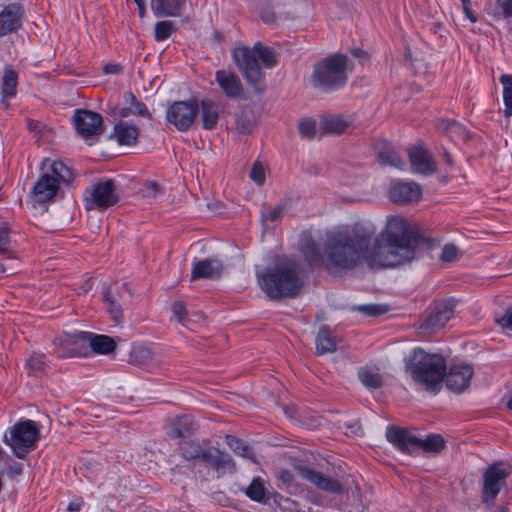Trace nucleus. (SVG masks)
Returning <instances> with one entry per match:
<instances>
[{
	"label": "nucleus",
	"instance_id": "obj_12",
	"mask_svg": "<svg viewBox=\"0 0 512 512\" xmlns=\"http://www.w3.org/2000/svg\"><path fill=\"white\" fill-rule=\"evenodd\" d=\"M199 112L197 101H175L166 112V119L179 131H187L195 122Z\"/></svg>",
	"mask_w": 512,
	"mask_h": 512
},
{
	"label": "nucleus",
	"instance_id": "obj_49",
	"mask_svg": "<svg viewBox=\"0 0 512 512\" xmlns=\"http://www.w3.org/2000/svg\"><path fill=\"white\" fill-rule=\"evenodd\" d=\"M299 132L303 138L311 139L316 133V122L312 119H305L299 123Z\"/></svg>",
	"mask_w": 512,
	"mask_h": 512
},
{
	"label": "nucleus",
	"instance_id": "obj_38",
	"mask_svg": "<svg viewBox=\"0 0 512 512\" xmlns=\"http://www.w3.org/2000/svg\"><path fill=\"white\" fill-rule=\"evenodd\" d=\"M500 82L503 86L504 115L510 117L512 115V75H501Z\"/></svg>",
	"mask_w": 512,
	"mask_h": 512
},
{
	"label": "nucleus",
	"instance_id": "obj_62",
	"mask_svg": "<svg viewBox=\"0 0 512 512\" xmlns=\"http://www.w3.org/2000/svg\"><path fill=\"white\" fill-rule=\"evenodd\" d=\"M443 158H444L445 162H446L449 166H452V165H453L452 158H451L450 154H449L447 151H444V152H443Z\"/></svg>",
	"mask_w": 512,
	"mask_h": 512
},
{
	"label": "nucleus",
	"instance_id": "obj_42",
	"mask_svg": "<svg viewBox=\"0 0 512 512\" xmlns=\"http://www.w3.org/2000/svg\"><path fill=\"white\" fill-rule=\"evenodd\" d=\"M254 123L251 111L243 110L236 118L237 129L243 134H249L254 127Z\"/></svg>",
	"mask_w": 512,
	"mask_h": 512
},
{
	"label": "nucleus",
	"instance_id": "obj_59",
	"mask_svg": "<svg viewBox=\"0 0 512 512\" xmlns=\"http://www.w3.org/2000/svg\"><path fill=\"white\" fill-rule=\"evenodd\" d=\"M23 466L21 463H13L9 466V474L10 475H20L22 473Z\"/></svg>",
	"mask_w": 512,
	"mask_h": 512
},
{
	"label": "nucleus",
	"instance_id": "obj_58",
	"mask_svg": "<svg viewBox=\"0 0 512 512\" xmlns=\"http://www.w3.org/2000/svg\"><path fill=\"white\" fill-rule=\"evenodd\" d=\"M282 208L281 207H277L275 209H273L269 215H268V219L272 222L278 220L281 216H282Z\"/></svg>",
	"mask_w": 512,
	"mask_h": 512
},
{
	"label": "nucleus",
	"instance_id": "obj_4",
	"mask_svg": "<svg viewBox=\"0 0 512 512\" xmlns=\"http://www.w3.org/2000/svg\"><path fill=\"white\" fill-rule=\"evenodd\" d=\"M351 70L352 63L346 55L332 54L313 66L311 81L315 88L331 92L345 86Z\"/></svg>",
	"mask_w": 512,
	"mask_h": 512
},
{
	"label": "nucleus",
	"instance_id": "obj_33",
	"mask_svg": "<svg viewBox=\"0 0 512 512\" xmlns=\"http://www.w3.org/2000/svg\"><path fill=\"white\" fill-rule=\"evenodd\" d=\"M125 103L128 105L121 112V116L126 117L130 114L140 115L144 117H151L146 105L141 101L137 100L135 95L131 92H127L124 94Z\"/></svg>",
	"mask_w": 512,
	"mask_h": 512
},
{
	"label": "nucleus",
	"instance_id": "obj_34",
	"mask_svg": "<svg viewBox=\"0 0 512 512\" xmlns=\"http://www.w3.org/2000/svg\"><path fill=\"white\" fill-rule=\"evenodd\" d=\"M121 297L122 296L120 295L119 292L114 293L110 289H107L104 292V302L107 305V311L117 324L121 322V319L123 317L122 308L119 303V298Z\"/></svg>",
	"mask_w": 512,
	"mask_h": 512
},
{
	"label": "nucleus",
	"instance_id": "obj_23",
	"mask_svg": "<svg viewBox=\"0 0 512 512\" xmlns=\"http://www.w3.org/2000/svg\"><path fill=\"white\" fill-rule=\"evenodd\" d=\"M198 429V425L192 415H181L173 419L167 434L171 438H186Z\"/></svg>",
	"mask_w": 512,
	"mask_h": 512
},
{
	"label": "nucleus",
	"instance_id": "obj_63",
	"mask_svg": "<svg viewBox=\"0 0 512 512\" xmlns=\"http://www.w3.org/2000/svg\"><path fill=\"white\" fill-rule=\"evenodd\" d=\"M137 6H138V10H139V16L141 18H143L145 16V13H146L145 2L142 3V4H137Z\"/></svg>",
	"mask_w": 512,
	"mask_h": 512
},
{
	"label": "nucleus",
	"instance_id": "obj_60",
	"mask_svg": "<svg viewBox=\"0 0 512 512\" xmlns=\"http://www.w3.org/2000/svg\"><path fill=\"white\" fill-rule=\"evenodd\" d=\"M82 505H83L82 500L73 501V502L69 503L67 510L70 512H77V511H80V509L82 508Z\"/></svg>",
	"mask_w": 512,
	"mask_h": 512
},
{
	"label": "nucleus",
	"instance_id": "obj_37",
	"mask_svg": "<svg viewBox=\"0 0 512 512\" xmlns=\"http://www.w3.org/2000/svg\"><path fill=\"white\" fill-rule=\"evenodd\" d=\"M226 444L229 448L237 455L241 457H245L247 459L255 462V455L249 445L246 444L243 440L239 439L234 435H226Z\"/></svg>",
	"mask_w": 512,
	"mask_h": 512
},
{
	"label": "nucleus",
	"instance_id": "obj_1",
	"mask_svg": "<svg viewBox=\"0 0 512 512\" xmlns=\"http://www.w3.org/2000/svg\"><path fill=\"white\" fill-rule=\"evenodd\" d=\"M375 234L376 226L369 221L328 233L323 247V263L328 269L350 270L362 262L370 268H379L378 263L370 260L375 255L371 244Z\"/></svg>",
	"mask_w": 512,
	"mask_h": 512
},
{
	"label": "nucleus",
	"instance_id": "obj_22",
	"mask_svg": "<svg viewBox=\"0 0 512 512\" xmlns=\"http://www.w3.org/2000/svg\"><path fill=\"white\" fill-rule=\"evenodd\" d=\"M223 271L222 263L217 259H204L194 263L191 280L200 278H219Z\"/></svg>",
	"mask_w": 512,
	"mask_h": 512
},
{
	"label": "nucleus",
	"instance_id": "obj_51",
	"mask_svg": "<svg viewBox=\"0 0 512 512\" xmlns=\"http://www.w3.org/2000/svg\"><path fill=\"white\" fill-rule=\"evenodd\" d=\"M251 179L258 185L265 181V169L261 163H255L250 172Z\"/></svg>",
	"mask_w": 512,
	"mask_h": 512
},
{
	"label": "nucleus",
	"instance_id": "obj_3",
	"mask_svg": "<svg viewBox=\"0 0 512 512\" xmlns=\"http://www.w3.org/2000/svg\"><path fill=\"white\" fill-rule=\"evenodd\" d=\"M259 284L270 299L294 298L303 286L299 265L294 261L279 264L259 276Z\"/></svg>",
	"mask_w": 512,
	"mask_h": 512
},
{
	"label": "nucleus",
	"instance_id": "obj_20",
	"mask_svg": "<svg viewBox=\"0 0 512 512\" xmlns=\"http://www.w3.org/2000/svg\"><path fill=\"white\" fill-rule=\"evenodd\" d=\"M421 197V188L415 182H399L392 185L390 198L398 204L417 202Z\"/></svg>",
	"mask_w": 512,
	"mask_h": 512
},
{
	"label": "nucleus",
	"instance_id": "obj_6",
	"mask_svg": "<svg viewBox=\"0 0 512 512\" xmlns=\"http://www.w3.org/2000/svg\"><path fill=\"white\" fill-rule=\"evenodd\" d=\"M233 58L247 82L254 86L260 83L263 76L258 59L266 68H272L277 63L274 50L264 46L261 42L255 43L252 49L236 48L233 51Z\"/></svg>",
	"mask_w": 512,
	"mask_h": 512
},
{
	"label": "nucleus",
	"instance_id": "obj_47",
	"mask_svg": "<svg viewBox=\"0 0 512 512\" xmlns=\"http://www.w3.org/2000/svg\"><path fill=\"white\" fill-rule=\"evenodd\" d=\"M140 192L143 197L148 199H154L157 197L159 193H161V187L155 181H146L142 185Z\"/></svg>",
	"mask_w": 512,
	"mask_h": 512
},
{
	"label": "nucleus",
	"instance_id": "obj_27",
	"mask_svg": "<svg viewBox=\"0 0 512 512\" xmlns=\"http://www.w3.org/2000/svg\"><path fill=\"white\" fill-rule=\"evenodd\" d=\"M375 149L377 151L378 161L382 165H389L401 170L405 168V162L386 142L378 143Z\"/></svg>",
	"mask_w": 512,
	"mask_h": 512
},
{
	"label": "nucleus",
	"instance_id": "obj_52",
	"mask_svg": "<svg viewBox=\"0 0 512 512\" xmlns=\"http://www.w3.org/2000/svg\"><path fill=\"white\" fill-rule=\"evenodd\" d=\"M173 315L177 318L180 323L185 322L186 308L183 302L177 301L172 306Z\"/></svg>",
	"mask_w": 512,
	"mask_h": 512
},
{
	"label": "nucleus",
	"instance_id": "obj_14",
	"mask_svg": "<svg viewBox=\"0 0 512 512\" xmlns=\"http://www.w3.org/2000/svg\"><path fill=\"white\" fill-rule=\"evenodd\" d=\"M473 374L474 369L471 365L466 363L454 364L450 366L447 373L445 372V385L451 392L460 394L469 387Z\"/></svg>",
	"mask_w": 512,
	"mask_h": 512
},
{
	"label": "nucleus",
	"instance_id": "obj_19",
	"mask_svg": "<svg viewBox=\"0 0 512 512\" xmlns=\"http://www.w3.org/2000/svg\"><path fill=\"white\" fill-rule=\"evenodd\" d=\"M408 156L414 173L430 175L436 171V164L428 150L413 146L408 148Z\"/></svg>",
	"mask_w": 512,
	"mask_h": 512
},
{
	"label": "nucleus",
	"instance_id": "obj_45",
	"mask_svg": "<svg viewBox=\"0 0 512 512\" xmlns=\"http://www.w3.org/2000/svg\"><path fill=\"white\" fill-rule=\"evenodd\" d=\"M130 358L134 364L143 365L152 359V352L148 348L137 347L131 351Z\"/></svg>",
	"mask_w": 512,
	"mask_h": 512
},
{
	"label": "nucleus",
	"instance_id": "obj_8",
	"mask_svg": "<svg viewBox=\"0 0 512 512\" xmlns=\"http://www.w3.org/2000/svg\"><path fill=\"white\" fill-rule=\"evenodd\" d=\"M386 438L399 450L406 453H414L419 450L438 453L445 446V441L439 434H431L426 436L425 439H420L408 430L397 426L387 428Z\"/></svg>",
	"mask_w": 512,
	"mask_h": 512
},
{
	"label": "nucleus",
	"instance_id": "obj_16",
	"mask_svg": "<svg viewBox=\"0 0 512 512\" xmlns=\"http://www.w3.org/2000/svg\"><path fill=\"white\" fill-rule=\"evenodd\" d=\"M295 470L301 478L312 483L320 490L333 494H342L344 491L338 480L325 476L311 467L298 465Z\"/></svg>",
	"mask_w": 512,
	"mask_h": 512
},
{
	"label": "nucleus",
	"instance_id": "obj_21",
	"mask_svg": "<svg viewBox=\"0 0 512 512\" xmlns=\"http://www.w3.org/2000/svg\"><path fill=\"white\" fill-rule=\"evenodd\" d=\"M23 10L19 4H10L0 13V37L18 30L22 25Z\"/></svg>",
	"mask_w": 512,
	"mask_h": 512
},
{
	"label": "nucleus",
	"instance_id": "obj_44",
	"mask_svg": "<svg viewBox=\"0 0 512 512\" xmlns=\"http://www.w3.org/2000/svg\"><path fill=\"white\" fill-rule=\"evenodd\" d=\"M360 381L368 388H379L382 385L381 376L377 373L363 370L359 372Z\"/></svg>",
	"mask_w": 512,
	"mask_h": 512
},
{
	"label": "nucleus",
	"instance_id": "obj_40",
	"mask_svg": "<svg viewBox=\"0 0 512 512\" xmlns=\"http://www.w3.org/2000/svg\"><path fill=\"white\" fill-rule=\"evenodd\" d=\"M18 83L17 73L12 69H7L2 78V94L4 97H13Z\"/></svg>",
	"mask_w": 512,
	"mask_h": 512
},
{
	"label": "nucleus",
	"instance_id": "obj_18",
	"mask_svg": "<svg viewBox=\"0 0 512 512\" xmlns=\"http://www.w3.org/2000/svg\"><path fill=\"white\" fill-rule=\"evenodd\" d=\"M89 340L88 332H77L74 334H66L60 339V357H75L85 354Z\"/></svg>",
	"mask_w": 512,
	"mask_h": 512
},
{
	"label": "nucleus",
	"instance_id": "obj_24",
	"mask_svg": "<svg viewBox=\"0 0 512 512\" xmlns=\"http://www.w3.org/2000/svg\"><path fill=\"white\" fill-rule=\"evenodd\" d=\"M215 79L227 97L236 98L241 94L242 84L235 73L228 70H218Z\"/></svg>",
	"mask_w": 512,
	"mask_h": 512
},
{
	"label": "nucleus",
	"instance_id": "obj_39",
	"mask_svg": "<svg viewBox=\"0 0 512 512\" xmlns=\"http://www.w3.org/2000/svg\"><path fill=\"white\" fill-rule=\"evenodd\" d=\"M301 251L308 263L314 264L320 261L323 262V256H321L317 244L312 239L307 238L304 240Z\"/></svg>",
	"mask_w": 512,
	"mask_h": 512
},
{
	"label": "nucleus",
	"instance_id": "obj_15",
	"mask_svg": "<svg viewBox=\"0 0 512 512\" xmlns=\"http://www.w3.org/2000/svg\"><path fill=\"white\" fill-rule=\"evenodd\" d=\"M117 201L115 184L112 180H108L93 187L90 197L86 199V208L88 210L94 208L105 209L116 204Z\"/></svg>",
	"mask_w": 512,
	"mask_h": 512
},
{
	"label": "nucleus",
	"instance_id": "obj_17",
	"mask_svg": "<svg viewBox=\"0 0 512 512\" xmlns=\"http://www.w3.org/2000/svg\"><path fill=\"white\" fill-rule=\"evenodd\" d=\"M454 313V304L452 301H443L436 303L425 322L421 327L429 332H434L442 327L450 320Z\"/></svg>",
	"mask_w": 512,
	"mask_h": 512
},
{
	"label": "nucleus",
	"instance_id": "obj_61",
	"mask_svg": "<svg viewBox=\"0 0 512 512\" xmlns=\"http://www.w3.org/2000/svg\"><path fill=\"white\" fill-rule=\"evenodd\" d=\"M261 17L262 20L268 24H272L275 21L274 13L270 11H263Z\"/></svg>",
	"mask_w": 512,
	"mask_h": 512
},
{
	"label": "nucleus",
	"instance_id": "obj_36",
	"mask_svg": "<svg viewBox=\"0 0 512 512\" xmlns=\"http://www.w3.org/2000/svg\"><path fill=\"white\" fill-rule=\"evenodd\" d=\"M205 446L193 440H184L180 442L179 449L186 460L199 462Z\"/></svg>",
	"mask_w": 512,
	"mask_h": 512
},
{
	"label": "nucleus",
	"instance_id": "obj_56",
	"mask_svg": "<svg viewBox=\"0 0 512 512\" xmlns=\"http://www.w3.org/2000/svg\"><path fill=\"white\" fill-rule=\"evenodd\" d=\"M463 6V11L466 15V17L472 22V23H475L477 21V17L476 15L472 12V10L470 9V1L465 3V4H462Z\"/></svg>",
	"mask_w": 512,
	"mask_h": 512
},
{
	"label": "nucleus",
	"instance_id": "obj_28",
	"mask_svg": "<svg viewBox=\"0 0 512 512\" xmlns=\"http://www.w3.org/2000/svg\"><path fill=\"white\" fill-rule=\"evenodd\" d=\"M438 129L444 132L451 140L466 141L469 138V133L466 127L454 120H440L438 123Z\"/></svg>",
	"mask_w": 512,
	"mask_h": 512
},
{
	"label": "nucleus",
	"instance_id": "obj_30",
	"mask_svg": "<svg viewBox=\"0 0 512 512\" xmlns=\"http://www.w3.org/2000/svg\"><path fill=\"white\" fill-rule=\"evenodd\" d=\"M351 126V121L342 115L326 116L322 119V128L326 133L342 134Z\"/></svg>",
	"mask_w": 512,
	"mask_h": 512
},
{
	"label": "nucleus",
	"instance_id": "obj_54",
	"mask_svg": "<svg viewBox=\"0 0 512 512\" xmlns=\"http://www.w3.org/2000/svg\"><path fill=\"white\" fill-rule=\"evenodd\" d=\"M505 17H512V0H497Z\"/></svg>",
	"mask_w": 512,
	"mask_h": 512
},
{
	"label": "nucleus",
	"instance_id": "obj_31",
	"mask_svg": "<svg viewBox=\"0 0 512 512\" xmlns=\"http://www.w3.org/2000/svg\"><path fill=\"white\" fill-rule=\"evenodd\" d=\"M87 343L88 347H90L93 352L99 354H108L116 348L114 339L106 335H93L89 333Z\"/></svg>",
	"mask_w": 512,
	"mask_h": 512
},
{
	"label": "nucleus",
	"instance_id": "obj_46",
	"mask_svg": "<svg viewBox=\"0 0 512 512\" xmlns=\"http://www.w3.org/2000/svg\"><path fill=\"white\" fill-rule=\"evenodd\" d=\"M353 310L369 316H379L386 313L388 311V307L382 304H364L353 307Z\"/></svg>",
	"mask_w": 512,
	"mask_h": 512
},
{
	"label": "nucleus",
	"instance_id": "obj_7",
	"mask_svg": "<svg viewBox=\"0 0 512 512\" xmlns=\"http://www.w3.org/2000/svg\"><path fill=\"white\" fill-rule=\"evenodd\" d=\"M43 175L33 187V195L38 203H45L54 198L61 184H69L74 173L70 167L61 161L44 159L41 164Z\"/></svg>",
	"mask_w": 512,
	"mask_h": 512
},
{
	"label": "nucleus",
	"instance_id": "obj_13",
	"mask_svg": "<svg viewBox=\"0 0 512 512\" xmlns=\"http://www.w3.org/2000/svg\"><path fill=\"white\" fill-rule=\"evenodd\" d=\"M206 467L215 470L219 475L235 472V463L225 451L206 445L200 461Z\"/></svg>",
	"mask_w": 512,
	"mask_h": 512
},
{
	"label": "nucleus",
	"instance_id": "obj_64",
	"mask_svg": "<svg viewBox=\"0 0 512 512\" xmlns=\"http://www.w3.org/2000/svg\"><path fill=\"white\" fill-rule=\"evenodd\" d=\"M352 54L356 57H362L363 55H365L366 53L364 51H362L361 49H354L352 50Z\"/></svg>",
	"mask_w": 512,
	"mask_h": 512
},
{
	"label": "nucleus",
	"instance_id": "obj_11",
	"mask_svg": "<svg viewBox=\"0 0 512 512\" xmlns=\"http://www.w3.org/2000/svg\"><path fill=\"white\" fill-rule=\"evenodd\" d=\"M73 122L77 133L89 144H93L103 134L105 127L99 113L78 109L75 110Z\"/></svg>",
	"mask_w": 512,
	"mask_h": 512
},
{
	"label": "nucleus",
	"instance_id": "obj_55",
	"mask_svg": "<svg viewBox=\"0 0 512 512\" xmlns=\"http://www.w3.org/2000/svg\"><path fill=\"white\" fill-rule=\"evenodd\" d=\"M279 479L284 483V484H290L293 480V475L292 473L289 471V470H281L279 472Z\"/></svg>",
	"mask_w": 512,
	"mask_h": 512
},
{
	"label": "nucleus",
	"instance_id": "obj_50",
	"mask_svg": "<svg viewBox=\"0 0 512 512\" xmlns=\"http://www.w3.org/2000/svg\"><path fill=\"white\" fill-rule=\"evenodd\" d=\"M459 249L453 244L445 245L442 249L440 259L443 262H453L459 257Z\"/></svg>",
	"mask_w": 512,
	"mask_h": 512
},
{
	"label": "nucleus",
	"instance_id": "obj_48",
	"mask_svg": "<svg viewBox=\"0 0 512 512\" xmlns=\"http://www.w3.org/2000/svg\"><path fill=\"white\" fill-rule=\"evenodd\" d=\"M10 229L6 224L0 225V254L10 253Z\"/></svg>",
	"mask_w": 512,
	"mask_h": 512
},
{
	"label": "nucleus",
	"instance_id": "obj_5",
	"mask_svg": "<svg viewBox=\"0 0 512 512\" xmlns=\"http://www.w3.org/2000/svg\"><path fill=\"white\" fill-rule=\"evenodd\" d=\"M408 369L414 381L425 385L428 390L437 392L444 379L446 361L440 354H430L417 348L410 355Z\"/></svg>",
	"mask_w": 512,
	"mask_h": 512
},
{
	"label": "nucleus",
	"instance_id": "obj_32",
	"mask_svg": "<svg viewBox=\"0 0 512 512\" xmlns=\"http://www.w3.org/2000/svg\"><path fill=\"white\" fill-rule=\"evenodd\" d=\"M316 352L318 355L332 353L336 350V342L326 326L321 327L316 336Z\"/></svg>",
	"mask_w": 512,
	"mask_h": 512
},
{
	"label": "nucleus",
	"instance_id": "obj_10",
	"mask_svg": "<svg viewBox=\"0 0 512 512\" xmlns=\"http://www.w3.org/2000/svg\"><path fill=\"white\" fill-rule=\"evenodd\" d=\"M38 438L39 431L35 423L32 420H25L11 428L10 437L5 436V441L12 448L14 454L22 459L35 448Z\"/></svg>",
	"mask_w": 512,
	"mask_h": 512
},
{
	"label": "nucleus",
	"instance_id": "obj_29",
	"mask_svg": "<svg viewBox=\"0 0 512 512\" xmlns=\"http://www.w3.org/2000/svg\"><path fill=\"white\" fill-rule=\"evenodd\" d=\"M201 117L203 128L207 130L214 129L219 119V110L217 104L209 99L202 100Z\"/></svg>",
	"mask_w": 512,
	"mask_h": 512
},
{
	"label": "nucleus",
	"instance_id": "obj_43",
	"mask_svg": "<svg viewBox=\"0 0 512 512\" xmlns=\"http://www.w3.org/2000/svg\"><path fill=\"white\" fill-rule=\"evenodd\" d=\"M46 367L45 355L40 353H33L27 360V368L29 373L37 375L41 373Z\"/></svg>",
	"mask_w": 512,
	"mask_h": 512
},
{
	"label": "nucleus",
	"instance_id": "obj_26",
	"mask_svg": "<svg viewBox=\"0 0 512 512\" xmlns=\"http://www.w3.org/2000/svg\"><path fill=\"white\" fill-rule=\"evenodd\" d=\"M110 137L115 138L120 145H134L139 137V129L128 122H119Z\"/></svg>",
	"mask_w": 512,
	"mask_h": 512
},
{
	"label": "nucleus",
	"instance_id": "obj_57",
	"mask_svg": "<svg viewBox=\"0 0 512 512\" xmlns=\"http://www.w3.org/2000/svg\"><path fill=\"white\" fill-rule=\"evenodd\" d=\"M122 67L119 64H107L104 66V72L106 74H118Z\"/></svg>",
	"mask_w": 512,
	"mask_h": 512
},
{
	"label": "nucleus",
	"instance_id": "obj_2",
	"mask_svg": "<svg viewBox=\"0 0 512 512\" xmlns=\"http://www.w3.org/2000/svg\"><path fill=\"white\" fill-rule=\"evenodd\" d=\"M375 255L370 258L379 268H391L410 263L415 257L417 239L409 223L401 216L387 219L385 229L372 239Z\"/></svg>",
	"mask_w": 512,
	"mask_h": 512
},
{
	"label": "nucleus",
	"instance_id": "obj_25",
	"mask_svg": "<svg viewBox=\"0 0 512 512\" xmlns=\"http://www.w3.org/2000/svg\"><path fill=\"white\" fill-rule=\"evenodd\" d=\"M185 4L186 0H151V10L158 17H178Z\"/></svg>",
	"mask_w": 512,
	"mask_h": 512
},
{
	"label": "nucleus",
	"instance_id": "obj_41",
	"mask_svg": "<svg viewBox=\"0 0 512 512\" xmlns=\"http://www.w3.org/2000/svg\"><path fill=\"white\" fill-rule=\"evenodd\" d=\"M176 30L175 24L172 21L164 20L155 24L154 36L155 40L160 42L169 38Z\"/></svg>",
	"mask_w": 512,
	"mask_h": 512
},
{
	"label": "nucleus",
	"instance_id": "obj_53",
	"mask_svg": "<svg viewBox=\"0 0 512 512\" xmlns=\"http://www.w3.org/2000/svg\"><path fill=\"white\" fill-rule=\"evenodd\" d=\"M496 321L502 328L512 330V310L507 309Z\"/></svg>",
	"mask_w": 512,
	"mask_h": 512
},
{
	"label": "nucleus",
	"instance_id": "obj_35",
	"mask_svg": "<svg viewBox=\"0 0 512 512\" xmlns=\"http://www.w3.org/2000/svg\"><path fill=\"white\" fill-rule=\"evenodd\" d=\"M245 494L252 501L258 503H266L267 498V489L264 485V481L261 477H255L251 481L250 485L245 489Z\"/></svg>",
	"mask_w": 512,
	"mask_h": 512
},
{
	"label": "nucleus",
	"instance_id": "obj_9",
	"mask_svg": "<svg viewBox=\"0 0 512 512\" xmlns=\"http://www.w3.org/2000/svg\"><path fill=\"white\" fill-rule=\"evenodd\" d=\"M510 473V466L503 462L494 463L484 471L481 501L488 510L492 512H509L506 505L499 507H494V505L496 497L505 485V480Z\"/></svg>",
	"mask_w": 512,
	"mask_h": 512
}]
</instances>
